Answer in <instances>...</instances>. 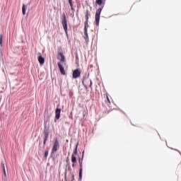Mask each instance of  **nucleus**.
I'll return each mask as SVG.
<instances>
[{
    "mask_svg": "<svg viewBox=\"0 0 181 181\" xmlns=\"http://www.w3.org/2000/svg\"><path fill=\"white\" fill-rule=\"evenodd\" d=\"M103 0H96L95 4H97V5L101 6L103 5Z\"/></svg>",
    "mask_w": 181,
    "mask_h": 181,
    "instance_id": "f3484780",
    "label": "nucleus"
},
{
    "mask_svg": "<svg viewBox=\"0 0 181 181\" xmlns=\"http://www.w3.org/2000/svg\"><path fill=\"white\" fill-rule=\"evenodd\" d=\"M4 36L2 34L0 35V46L2 47Z\"/></svg>",
    "mask_w": 181,
    "mask_h": 181,
    "instance_id": "a211bd4d",
    "label": "nucleus"
},
{
    "mask_svg": "<svg viewBox=\"0 0 181 181\" xmlns=\"http://www.w3.org/2000/svg\"><path fill=\"white\" fill-rule=\"evenodd\" d=\"M107 101L109 103V104H111V101L110 100V98H108V95H107Z\"/></svg>",
    "mask_w": 181,
    "mask_h": 181,
    "instance_id": "4be33fe9",
    "label": "nucleus"
},
{
    "mask_svg": "<svg viewBox=\"0 0 181 181\" xmlns=\"http://www.w3.org/2000/svg\"><path fill=\"white\" fill-rule=\"evenodd\" d=\"M47 156V153H46Z\"/></svg>",
    "mask_w": 181,
    "mask_h": 181,
    "instance_id": "cd10ccee",
    "label": "nucleus"
},
{
    "mask_svg": "<svg viewBox=\"0 0 181 181\" xmlns=\"http://www.w3.org/2000/svg\"><path fill=\"white\" fill-rule=\"evenodd\" d=\"M91 16V15L90 14V11H88V10L86 11V15H85V18L86 19V21H85V25H88V18Z\"/></svg>",
    "mask_w": 181,
    "mask_h": 181,
    "instance_id": "9b49d317",
    "label": "nucleus"
},
{
    "mask_svg": "<svg viewBox=\"0 0 181 181\" xmlns=\"http://www.w3.org/2000/svg\"><path fill=\"white\" fill-rule=\"evenodd\" d=\"M44 156H46V152H45V153H44Z\"/></svg>",
    "mask_w": 181,
    "mask_h": 181,
    "instance_id": "bb28decb",
    "label": "nucleus"
},
{
    "mask_svg": "<svg viewBox=\"0 0 181 181\" xmlns=\"http://www.w3.org/2000/svg\"><path fill=\"white\" fill-rule=\"evenodd\" d=\"M81 76V71L77 69L73 71L72 77L73 78H78Z\"/></svg>",
    "mask_w": 181,
    "mask_h": 181,
    "instance_id": "39448f33",
    "label": "nucleus"
},
{
    "mask_svg": "<svg viewBox=\"0 0 181 181\" xmlns=\"http://www.w3.org/2000/svg\"><path fill=\"white\" fill-rule=\"evenodd\" d=\"M62 112V109L57 107L55 110V118L56 119H60V114Z\"/></svg>",
    "mask_w": 181,
    "mask_h": 181,
    "instance_id": "1a4fd4ad",
    "label": "nucleus"
},
{
    "mask_svg": "<svg viewBox=\"0 0 181 181\" xmlns=\"http://www.w3.org/2000/svg\"><path fill=\"white\" fill-rule=\"evenodd\" d=\"M22 12L23 15H26V6H25V4H23Z\"/></svg>",
    "mask_w": 181,
    "mask_h": 181,
    "instance_id": "4468645a",
    "label": "nucleus"
},
{
    "mask_svg": "<svg viewBox=\"0 0 181 181\" xmlns=\"http://www.w3.org/2000/svg\"><path fill=\"white\" fill-rule=\"evenodd\" d=\"M38 62L41 66H43V64H45V59L43 58V57H42V55H40L38 57Z\"/></svg>",
    "mask_w": 181,
    "mask_h": 181,
    "instance_id": "f8f14e48",
    "label": "nucleus"
},
{
    "mask_svg": "<svg viewBox=\"0 0 181 181\" xmlns=\"http://www.w3.org/2000/svg\"><path fill=\"white\" fill-rule=\"evenodd\" d=\"M45 134V137H44V145L46 144V132H44Z\"/></svg>",
    "mask_w": 181,
    "mask_h": 181,
    "instance_id": "aec40b11",
    "label": "nucleus"
},
{
    "mask_svg": "<svg viewBox=\"0 0 181 181\" xmlns=\"http://www.w3.org/2000/svg\"><path fill=\"white\" fill-rule=\"evenodd\" d=\"M82 84L84 86L85 88H88V84H89V87L90 88H93V81H91V79L90 78H85L83 79V81H82Z\"/></svg>",
    "mask_w": 181,
    "mask_h": 181,
    "instance_id": "f03ea898",
    "label": "nucleus"
},
{
    "mask_svg": "<svg viewBox=\"0 0 181 181\" xmlns=\"http://www.w3.org/2000/svg\"><path fill=\"white\" fill-rule=\"evenodd\" d=\"M77 148H78V144H76V148L72 153V155L77 156L78 155V153L77 151Z\"/></svg>",
    "mask_w": 181,
    "mask_h": 181,
    "instance_id": "ddd939ff",
    "label": "nucleus"
},
{
    "mask_svg": "<svg viewBox=\"0 0 181 181\" xmlns=\"http://www.w3.org/2000/svg\"><path fill=\"white\" fill-rule=\"evenodd\" d=\"M71 6V11H73V12H74V8L73 7V4H72V6Z\"/></svg>",
    "mask_w": 181,
    "mask_h": 181,
    "instance_id": "5701e85b",
    "label": "nucleus"
},
{
    "mask_svg": "<svg viewBox=\"0 0 181 181\" xmlns=\"http://www.w3.org/2000/svg\"><path fill=\"white\" fill-rule=\"evenodd\" d=\"M84 35H85V36H88L87 25H84Z\"/></svg>",
    "mask_w": 181,
    "mask_h": 181,
    "instance_id": "2eb2a0df",
    "label": "nucleus"
},
{
    "mask_svg": "<svg viewBox=\"0 0 181 181\" xmlns=\"http://www.w3.org/2000/svg\"><path fill=\"white\" fill-rule=\"evenodd\" d=\"M101 11H103L102 8H99L95 13V23L96 26L100 25V16L101 15Z\"/></svg>",
    "mask_w": 181,
    "mask_h": 181,
    "instance_id": "7ed1b4c3",
    "label": "nucleus"
},
{
    "mask_svg": "<svg viewBox=\"0 0 181 181\" xmlns=\"http://www.w3.org/2000/svg\"><path fill=\"white\" fill-rule=\"evenodd\" d=\"M58 67L59 69V71L61 73V74H62L63 76H66V71H64V67H63V65H62L61 62H58Z\"/></svg>",
    "mask_w": 181,
    "mask_h": 181,
    "instance_id": "6e6552de",
    "label": "nucleus"
},
{
    "mask_svg": "<svg viewBox=\"0 0 181 181\" xmlns=\"http://www.w3.org/2000/svg\"><path fill=\"white\" fill-rule=\"evenodd\" d=\"M79 180H81L83 179V160L79 159Z\"/></svg>",
    "mask_w": 181,
    "mask_h": 181,
    "instance_id": "0eeeda50",
    "label": "nucleus"
},
{
    "mask_svg": "<svg viewBox=\"0 0 181 181\" xmlns=\"http://www.w3.org/2000/svg\"><path fill=\"white\" fill-rule=\"evenodd\" d=\"M69 158H66V163H69Z\"/></svg>",
    "mask_w": 181,
    "mask_h": 181,
    "instance_id": "a878e982",
    "label": "nucleus"
},
{
    "mask_svg": "<svg viewBox=\"0 0 181 181\" xmlns=\"http://www.w3.org/2000/svg\"><path fill=\"white\" fill-rule=\"evenodd\" d=\"M72 168H76V163H77V157L76 156H71Z\"/></svg>",
    "mask_w": 181,
    "mask_h": 181,
    "instance_id": "9d476101",
    "label": "nucleus"
},
{
    "mask_svg": "<svg viewBox=\"0 0 181 181\" xmlns=\"http://www.w3.org/2000/svg\"><path fill=\"white\" fill-rule=\"evenodd\" d=\"M68 170H69V172H71V167L69 166V167H68Z\"/></svg>",
    "mask_w": 181,
    "mask_h": 181,
    "instance_id": "b1692460",
    "label": "nucleus"
},
{
    "mask_svg": "<svg viewBox=\"0 0 181 181\" xmlns=\"http://www.w3.org/2000/svg\"><path fill=\"white\" fill-rule=\"evenodd\" d=\"M1 165L3 166L4 175V176H6V170H5V164H4V163H1Z\"/></svg>",
    "mask_w": 181,
    "mask_h": 181,
    "instance_id": "dca6fc26",
    "label": "nucleus"
},
{
    "mask_svg": "<svg viewBox=\"0 0 181 181\" xmlns=\"http://www.w3.org/2000/svg\"><path fill=\"white\" fill-rule=\"evenodd\" d=\"M84 39H85L86 43H88V35H85Z\"/></svg>",
    "mask_w": 181,
    "mask_h": 181,
    "instance_id": "6ab92c4d",
    "label": "nucleus"
},
{
    "mask_svg": "<svg viewBox=\"0 0 181 181\" xmlns=\"http://www.w3.org/2000/svg\"><path fill=\"white\" fill-rule=\"evenodd\" d=\"M59 148L60 144H59V141L56 140L52 149V153H56Z\"/></svg>",
    "mask_w": 181,
    "mask_h": 181,
    "instance_id": "20e7f679",
    "label": "nucleus"
},
{
    "mask_svg": "<svg viewBox=\"0 0 181 181\" xmlns=\"http://www.w3.org/2000/svg\"><path fill=\"white\" fill-rule=\"evenodd\" d=\"M69 3L70 6H72V5H73V0H69Z\"/></svg>",
    "mask_w": 181,
    "mask_h": 181,
    "instance_id": "412c9836",
    "label": "nucleus"
},
{
    "mask_svg": "<svg viewBox=\"0 0 181 181\" xmlns=\"http://www.w3.org/2000/svg\"><path fill=\"white\" fill-rule=\"evenodd\" d=\"M72 180H74V174L72 175Z\"/></svg>",
    "mask_w": 181,
    "mask_h": 181,
    "instance_id": "393cba45",
    "label": "nucleus"
},
{
    "mask_svg": "<svg viewBox=\"0 0 181 181\" xmlns=\"http://www.w3.org/2000/svg\"><path fill=\"white\" fill-rule=\"evenodd\" d=\"M57 59L61 62V63H66V57L63 52H59L57 55Z\"/></svg>",
    "mask_w": 181,
    "mask_h": 181,
    "instance_id": "423d86ee",
    "label": "nucleus"
},
{
    "mask_svg": "<svg viewBox=\"0 0 181 181\" xmlns=\"http://www.w3.org/2000/svg\"><path fill=\"white\" fill-rule=\"evenodd\" d=\"M62 26L64 28V30H65L66 35L68 33V29H67V18L66 17V14L64 13L62 15Z\"/></svg>",
    "mask_w": 181,
    "mask_h": 181,
    "instance_id": "f257e3e1",
    "label": "nucleus"
}]
</instances>
